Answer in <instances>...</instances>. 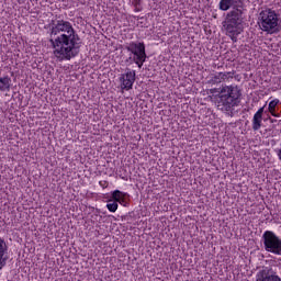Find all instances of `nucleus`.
<instances>
[{
    "instance_id": "obj_18",
    "label": "nucleus",
    "mask_w": 281,
    "mask_h": 281,
    "mask_svg": "<svg viewBox=\"0 0 281 281\" xmlns=\"http://www.w3.org/2000/svg\"><path fill=\"white\" fill-rule=\"evenodd\" d=\"M212 85H221L223 80L221 79L220 72L212 77L211 79Z\"/></svg>"
},
{
    "instance_id": "obj_17",
    "label": "nucleus",
    "mask_w": 281,
    "mask_h": 281,
    "mask_svg": "<svg viewBox=\"0 0 281 281\" xmlns=\"http://www.w3.org/2000/svg\"><path fill=\"white\" fill-rule=\"evenodd\" d=\"M132 3L135 7V12H142V0H133Z\"/></svg>"
},
{
    "instance_id": "obj_12",
    "label": "nucleus",
    "mask_w": 281,
    "mask_h": 281,
    "mask_svg": "<svg viewBox=\"0 0 281 281\" xmlns=\"http://www.w3.org/2000/svg\"><path fill=\"white\" fill-rule=\"evenodd\" d=\"M12 78L9 76L0 77V91H10Z\"/></svg>"
},
{
    "instance_id": "obj_6",
    "label": "nucleus",
    "mask_w": 281,
    "mask_h": 281,
    "mask_svg": "<svg viewBox=\"0 0 281 281\" xmlns=\"http://www.w3.org/2000/svg\"><path fill=\"white\" fill-rule=\"evenodd\" d=\"M261 243L263 244L265 251L274 256H281V238L273 231H266L262 234Z\"/></svg>"
},
{
    "instance_id": "obj_14",
    "label": "nucleus",
    "mask_w": 281,
    "mask_h": 281,
    "mask_svg": "<svg viewBox=\"0 0 281 281\" xmlns=\"http://www.w3.org/2000/svg\"><path fill=\"white\" fill-rule=\"evenodd\" d=\"M124 193H122V191L120 190H114L111 193V199L110 201H114L115 203H123L124 202Z\"/></svg>"
},
{
    "instance_id": "obj_4",
    "label": "nucleus",
    "mask_w": 281,
    "mask_h": 281,
    "mask_svg": "<svg viewBox=\"0 0 281 281\" xmlns=\"http://www.w3.org/2000/svg\"><path fill=\"white\" fill-rule=\"evenodd\" d=\"M259 25L262 32L268 34H278L281 31V25L278 23V13L271 9H266L259 13Z\"/></svg>"
},
{
    "instance_id": "obj_1",
    "label": "nucleus",
    "mask_w": 281,
    "mask_h": 281,
    "mask_svg": "<svg viewBox=\"0 0 281 281\" xmlns=\"http://www.w3.org/2000/svg\"><path fill=\"white\" fill-rule=\"evenodd\" d=\"M49 43L57 60H71L80 54V35L76 33L71 22L52 20L49 23Z\"/></svg>"
},
{
    "instance_id": "obj_2",
    "label": "nucleus",
    "mask_w": 281,
    "mask_h": 281,
    "mask_svg": "<svg viewBox=\"0 0 281 281\" xmlns=\"http://www.w3.org/2000/svg\"><path fill=\"white\" fill-rule=\"evenodd\" d=\"M209 91L212 95L217 93L215 94V100L220 111L229 112L234 106H238L240 104V95H243V93L238 89V86L213 88Z\"/></svg>"
},
{
    "instance_id": "obj_10",
    "label": "nucleus",
    "mask_w": 281,
    "mask_h": 281,
    "mask_svg": "<svg viewBox=\"0 0 281 281\" xmlns=\"http://www.w3.org/2000/svg\"><path fill=\"white\" fill-rule=\"evenodd\" d=\"M265 113V106L260 108L252 117V131H260L262 128V115Z\"/></svg>"
},
{
    "instance_id": "obj_8",
    "label": "nucleus",
    "mask_w": 281,
    "mask_h": 281,
    "mask_svg": "<svg viewBox=\"0 0 281 281\" xmlns=\"http://www.w3.org/2000/svg\"><path fill=\"white\" fill-rule=\"evenodd\" d=\"M256 281H281L277 271L271 268H263L256 276Z\"/></svg>"
},
{
    "instance_id": "obj_3",
    "label": "nucleus",
    "mask_w": 281,
    "mask_h": 281,
    "mask_svg": "<svg viewBox=\"0 0 281 281\" xmlns=\"http://www.w3.org/2000/svg\"><path fill=\"white\" fill-rule=\"evenodd\" d=\"M245 1H239L231 11L226 13L222 25L224 30H245Z\"/></svg>"
},
{
    "instance_id": "obj_7",
    "label": "nucleus",
    "mask_w": 281,
    "mask_h": 281,
    "mask_svg": "<svg viewBox=\"0 0 281 281\" xmlns=\"http://www.w3.org/2000/svg\"><path fill=\"white\" fill-rule=\"evenodd\" d=\"M135 70L127 69V71L121 75V89H125V91H131L133 89V85H135Z\"/></svg>"
},
{
    "instance_id": "obj_9",
    "label": "nucleus",
    "mask_w": 281,
    "mask_h": 281,
    "mask_svg": "<svg viewBox=\"0 0 281 281\" xmlns=\"http://www.w3.org/2000/svg\"><path fill=\"white\" fill-rule=\"evenodd\" d=\"M8 265V244L0 237V271Z\"/></svg>"
},
{
    "instance_id": "obj_11",
    "label": "nucleus",
    "mask_w": 281,
    "mask_h": 281,
    "mask_svg": "<svg viewBox=\"0 0 281 281\" xmlns=\"http://www.w3.org/2000/svg\"><path fill=\"white\" fill-rule=\"evenodd\" d=\"M239 1H245V0H221L220 1V10L222 12H227L232 8H236V5H240Z\"/></svg>"
},
{
    "instance_id": "obj_16",
    "label": "nucleus",
    "mask_w": 281,
    "mask_h": 281,
    "mask_svg": "<svg viewBox=\"0 0 281 281\" xmlns=\"http://www.w3.org/2000/svg\"><path fill=\"white\" fill-rule=\"evenodd\" d=\"M278 104H280V100L278 99H274L272 101L269 102V105H268V109H269V112L272 114V115H276V106H278Z\"/></svg>"
},
{
    "instance_id": "obj_19",
    "label": "nucleus",
    "mask_w": 281,
    "mask_h": 281,
    "mask_svg": "<svg viewBox=\"0 0 281 281\" xmlns=\"http://www.w3.org/2000/svg\"><path fill=\"white\" fill-rule=\"evenodd\" d=\"M222 80H227V78H232V72H220Z\"/></svg>"
},
{
    "instance_id": "obj_20",
    "label": "nucleus",
    "mask_w": 281,
    "mask_h": 281,
    "mask_svg": "<svg viewBox=\"0 0 281 281\" xmlns=\"http://www.w3.org/2000/svg\"><path fill=\"white\" fill-rule=\"evenodd\" d=\"M100 187L101 188H108L109 183H106V181H100Z\"/></svg>"
},
{
    "instance_id": "obj_5",
    "label": "nucleus",
    "mask_w": 281,
    "mask_h": 281,
    "mask_svg": "<svg viewBox=\"0 0 281 281\" xmlns=\"http://www.w3.org/2000/svg\"><path fill=\"white\" fill-rule=\"evenodd\" d=\"M125 49L131 53L130 57L125 60V63H128L130 65H137L138 69H142L144 67V64L146 63V58L148 56L146 55V45L144 42L130 43L128 46H125Z\"/></svg>"
},
{
    "instance_id": "obj_13",
    "label": "nucleus",
    "mask_w": 281,
    "mask_h": 281,
    "mask_svg": "<svg viewBox=\"0 0 281 281\" xmlns=\"http://www.w3.org/2000/svg\"><path fill=\"white\" fill-rule=\"evenodd\" d=\"M227 35L231 37V41H233V43H238V36L240 35V33L243 32V30L240 29H225Z\"/></svg>"
},
{
    "instance_id": "obj_15",
    "label": "nucleus",
    "mask_w": 281,
    "mask_h": 281,
    "mask_svg": "<svg viewBox=\"0 0 281 281\" xmlns=\"http://www.w3.org/2000/svg\"><path fill=\"white\" fill-rule=\"evenodd\" d=\"M117 202H114L113 200H108L106 209L109 210V212L115 213L117 212Z\"/></svg>"
}]
</instances>
